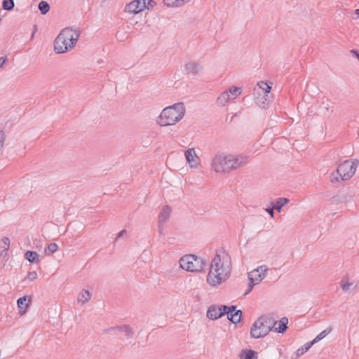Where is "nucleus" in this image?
Here are the masks:
<instances>
[{
    "mask_svg": "<svg viewBox=\"0 0 359 359\" xmlns=\"http://www.w3.org/2000/svg\"><path fill=\"white\" fill-rule=\"evenodd\" d=\"M80 32L72 28H65L55 40L54 48L56 53H63L74 46L78 41Z\"/></svg>",
    "mask_w": 359,
    "mask_h": 359,
    "instance_id": "obj_3",
    "label": "nucleus"
},
{
    "mask_svg": "<svg viewBox=\"0 0 359 359\" xmlns=\"http://www.w3.org/2000/svg\"><path fill=\"white\" fill-rule=\"evenodd\" d=\"M34 32H33V34H32V38L34 37Z\"/></svg>",
    "mask_w": 359,
    "mask_h": 359,
    "instance_id": "obj_43",
    "label": "nucleus"
},
{
    "mask_svg": "<svg viewBox=\"0 0 359 359\" xmlns=\"http://www.w3.org/2000/svg\"><path fill=\"white\" fill-rule=\"evenodd\" d=\"M226 309H229V306L226 305H212L208 309L207 317L211 320H217L226 314Z\"/></svg>",
    "mask_w": 359,
    "mask_h": 359,
    "instance_id": "obj_9",
    "label": "nucleus"
},
{
    "mask_svg": "<svg viewBox=\"0 0 359 359\" xmlns=\"http://www.w3.org/2000/svg\"><path fill=\"white\" fill-rule=\"evenodd\" d=\"M39 9L41 11V14L45 15L48 12L50 9V6L46 1H41L39 4Z\"/></svg>",
    "mask_w": 359,
    "mask_h": 359,
    "instance_id": "obj_30",
    "label": "nucleus"
},
{
    "mask_svg": "<svg viewBox=\"0 0 359 359\" xmlns=\"http://www.w3.org/2000/svg\"><path fill=\"white\" fill-rule=\"evenodd\" d=\"M231 271L230 255L223 249L218 250L211 262L207 283L212 287H218L229 278Z\"/></svg>",
    "mask_w": 359,
    "mask_h": 359,
    "instance_id": "obj_1",
    "label": "nucleus"
},
{
    "mask_svg": "<svg viewBox=\"0 0 359 359\" xmlns=\"http://www.w3.org/2000/svg\"><path fill=\"white\" fill-rule=\"evenodd\" d=\"M6 60V57H0V67H1L4 65Z\"/></svg>",
    "mask_w": 359,
    "mask_h": 359,
    "instance_id": "obj_39",
    "label": "nucleus"
},
{
    "mask_svg": "<svg viewBox=\"0 0 359 359\" xmlns=\"http://www.w3.org/2000/svg\"><path fill=\"white\" fill-rule=\"evenodd\" d=\"M228 319L234 324H236L241 321L242 316V311L241 310H236V306H229V309H226Z\"/></svg>",
    "mask_w": 359,
    "mask_h": 359,
    "instance_id": "obj_11",
    "label": "nucleus"
},
{
    "mask_svg": "<svg viewBox=\"0 0 359 359\" xmlns=\"http://www.w3.org/2000/svg\"><path fill=\"white\" fill-rule=\"evenodd\" d=\"M182 269L190 272H200L204 270L206 264L203 260L194 255H186L179 261Z\"/></svg>",
    "mask_w": 359,
    "mask_h": 359,
    "instance_id": "obj_7",
    "label": "nucleus"
},
{
    "mask_svg": "<svg viewBox=\"0 0 359 359\" xmlns=\"http://www.w3.org/2000/svg\"><path fill=\"white\" fill-rule=\"evenodd\" d=\"M355 13L359 15V8L355 10Z\"/></svg>",
    "mask_w": 359,
    "mask_h": 359,
    "instance_id": "obj_42",
    "label": "nucleus"
},
{
    "mask_svg": "<svg viewBox=\"0 0 359 359\" xmlns=\"http://www.w3.org/2000/svg\"><path fill=\"white\" fill-rule=\"evenodd\" d=\"M90 299V293L88 290H83L78 295L77 302L81 304H84Z\"/></svg>",
    "mask_w": 359,
    "mask_h": 359,
    "instance_id": "obj_21",
    "label": "nucleus"
},
{
    "mask_svg": "<svg viewBox=\"0 0 359 359\" xmlns=\"http://www.w3.org/2000/svg\"><path fill=\"white\" fill-rule=\"evenodd\" d=\"M126 232V230H122L118 235L116 239H118V238L121 237Z\"/></svg>",
    "mask_w": 359,
    "mask_h": 359,
    "instance_id": "obj_41",
    "label": "nucleus"
},
{
    "mask_svg": "<svg viewBox=\"0 0 359 359\" xmlns=\"http://www.w3.org/2000/svg\"><path fill=\"white\" fill-rule=\"evenodd\" d=\"M185 70L188 74L196 76L202 71V67L197 62H189L186 64Z\"/></svg>",
    "mask_w": 359,
    "mask_h": 359,
    "instance_id": "obj_17",
    "label": "nucleus"
},
{
    "mask_svg": "<svg viewBox=\"0 0 359 359\" xmlns=\"http://www.w3.org/2000/svg\"><path fill=\"white\" fill-rule=\"evenodd\" d=\"M267 271V266L266 265H262L249 273L248 290L246 291L245 294H247L248 292H250L252 290L255 285L258 284L262 280V279L266 276V273Z\"/></svg>",
    "mask_w": 359,
    "mask_h": 359,
    "instance_id": "obj_8",
    "label": "nucleus"
},
{
    "mask_svg": "<svg viewBox=\"0 0 359 359\" xmlns=\"http://www.w3.org/2000/svg\"><path fill=\"white\" fill-rule=\"evenodd\" d=\"M258 88L254 89V95H261V93L264 94V95H268V93L270 92L271 86H269L266 83L261 81L257 83Z\"/></svg>",
    "mask_w": 359,
    "mask_h": 359,
    "instance_id": "obj_18",
    "label": "nucleus"
},
{
    "mask_svg": "<svg viewBox=\"0 0 359 359\" xmlns=\"http://www.w3.org/2000/svg\"><path fill=\"white\" fill-rule=\"evenodd\" d=\"M190 0H178V3L180 6H182L184 5L185 4L188 3Z\"/></svg>",
    "mask_w": 359,
    "mask_h": 359,
    "instance_id": "obj_38",
    "label": "nucleus"
},
{
    "mask_svg": "<svg viewBox=\"0 0 359 359\" xmlns=\"http://www.w3.org/2000/svg\"><path fill=\"white\" fill-rule=\"evenodd\" d=\"M171 212V209L168 205L163 207L161 212L158 216V231L161 234L163 233V224L168 219Z\"/></svg>",
    "mask_w": 359,
    "mask_h": 359,
    "instance_id": "obj_12",
    "label": "nucleus"
},
{
    "mask_svg": "<svg viewBox=\"0 0 359 359\" xmlns=\"http://www.w3.org/2000/svg\"><path fill=\"white\" fill-rule=\"evenodd\" d=\"M257 352L252 350H245L243 351L241 354V359H254L257 358Z\"/></svg>",
    "mask_w": 359,
    "mask_h": 359,
    "instance_id": "obj_25",
    "label": "nucleus"
},
{
    "mask_svg": "<svg viewBox=\"0 0 359 359\" xmlns=\"http://www.w3.org/2000/svg\"><path fill=\"white\" fill-rule=\"evenodd\" d=\"M332 330V327L331 326L327 327L325 330L318 334L311 342L313 344L318 342L319 341L324 339L328 334H330Z\"/></svg>",
    "mask_w": 359,
    "mask_h": 359,
    "instance_id": "obj_24",
    "label": "nucleus"
},
{
    "mask_svg": "<svg viewBox=\"0 0 359 359\" xmlns=\"http://www.w3.org/2000/svg\"><path fill=\"white\" fill-rule=\"evenodd\" d=\"M10 247V239L8 237H4L0 240V268L8 259V251Z\"/></svg>",
    "mask_w": 359,
    "mask_h": 359,
    "instance_id": "obj_10",
    "label": "nucleus"
},
{
    "mask_svg": "<svg viewBox=\"0 0 359 359\" xmlns=\"http://www.w3.org/2000/svg\"><path fill=\"white\" fill-rule=\"evenodd\" d=\"M25 259L31 263H39V255L34 251H27L25 255Z\"/></svg>",
    "mask_w": 359,
    "mask_h": 359,
    "instance_id": "obj_23",
    "label": "nucleus"
},
{
    "mask_svg": "<svg viewBox=\"0 0 359 359\" xmlns=\"http://www.w3.org/2000/svg\"><path fill=\"white\" fill-rule=\"evenodd\" d=\"M323 104L324 105V107L325 110L327 111L329 110L330 104L328 102L325 103V102H323Z\"/></svg>",
    "mask_w": 359,
    "mask_h": 359,
    "instance_id": "obj_40",
    "label": "nucleus"
},
{
    "mask_svg": "<svg viewBox=\"0 0 359 359\" xmlns=\"http://www.w3.org/2000/svg\"><path fill=\"white\" fill-rule=\"evenodd\" d=\"M289 200L286 198H278L276 201V205H273V208L278 212H280L282 208L288 203Z\"/></svg>",
    "mask_w": 359,
    "mask_h": 359,
    "instance_id": "obj_27",
    "label": "nucleus"
},
{
    "mask_svg": "<svg viewBox=\"0 0 359 359\" xmlns=\"http://www.w3.org/2000/svg\"><path fill=\"white\" fill-rule=\"evenodd\" d=\"M348 279V277H345L339 283V285L344 292L351 290L353 285V283H349Z\"/></svg>",
    "mask_w": 359,
    "mask_h": 359,
    "instance_id": "obj_28",
    "label": "nucleus"
},
{
    "mask_svg": "<svg viewBox=\"0 0 359 359\" xmlns=\"http://www.w3.org/2000/svg\"><path fill=\"white\" fill-rule=\"evenodd\" d=\"M231 99L230 95L228 91L222 93L217 99V104L218 106L224 107Z\"/></svg>",
    "mask_w": 359,
    "mask_h": 359,
    "instance_id": "obj_20",
    "label": "nucleus"
},
{
    "mask_svg": "<svg viewBox=\"0 0 359 359\" xmlns=\"http://www.w3.org/2000/svg\"><path fill=\"white\" fill-rule=\"evenodd\" d=\"M2 6L4 10L11 11L13 9L15 4L13 0H4Z\"/></svg>",
    "mask_w": 359,
    "mask_h": 359,
    "instance_id": "obj_31",
    "label": "nucleus"
},
{
    "mask_svg": "<svg viewBox=\"0 0 359 359\" xmlns=\"http://www.w3.org/2000/svg\"><path fill=\"white\" fill-rule=\"evenodd\" d=\"M313 343L311 341L306 343L302 347L297 349L296 352V357L299 358L302 356L304 353L309 350V348L313 346Z\"/></svg>",
    "mask_w": 359,
    "mask_h": 359,
    "instance_id": "obj_26",
    "label": "nucleus"
},
{
    "mask_svg": "<svg viewBox=\"0 0 359 359\" xmlns=\"http://www.w3.org/2000/svg\"><path fill=\"white\" fill-rule=\"evenodd\" d=\"M116 330H118L120 332L123 333V334L126 336V337L127 339H130L134 335L133 330L132 329L131 327H130L129 325H123L121 326L113 327L108 329L107 331L111 332V331H116Z\"/></svg>",
    "mask_w": 359,
    "mask_h": 359,
    "instance_id": "obj_15",
    "label": "nucleus"
},
{
    "mask_svg": "<svg viewBox=\"0 0 359 359\" xmlns=\"http://www.w3.org/2000/svg\"><path fill=\"white\" fill-rule=\"evenodd\" d=\"M30 299L27 296H24L18 299L17 304L19 309V312L21 315H23L26 312V308L28 306Z\"/></svg>",
    "mask_w": 359,
    "mask_h": 359,
    "instance_id": "obj_19",
    "label": "nucleus"
},
{
    "mask_svg": "<svg viewBox=\"0 0 359 359\" xmlns=\"http://www.w3.org/2000/svg\"><path fill=\"white\" fill-rule=\"evenodd\" d=\"M359 164L358 159L346 160L338 165L335 172L331 175L332 182H339L351 179L355 174Z\"/></svg>",
    "mask_w": 359,
    "mask_h": 359,
    "instance_id": "obj_5",
    "label": "nucleus"
},
{
    "mask_svg": "<svg viewBox=\"0 0 359 359\" xmlns=\"http://www.w3.org/2000/svg\"><path fill=\"white\" fill-rule=\"evenodd\" d=\"M185 157L187 161L191 168H197L198 163L197 161V156L194 148H189L185 151Z\"/></svg>",
    "mask_w": 359,
    "mask_h": 359,
    "instance_id": "obj_14",
    "label": "nucleus"
},
{
    "mask_svg": "<svg viewBox=\"0 0 359 359\" xmlns=\"http://www.w3.org/2000/svg\"><path fill=\"white\" fill-rule=\"evenodd\" d=\"M184 113V104L182 102L176 103L162 111L159 116L158 123L161 126L175 125L183 118Z\"/></svg>",
    "mask_w": 359,
    "mask_h": 359,
    "instance_id": "obj_4",
    "label": "nucleus"
},
{
    "mask_svg": "<svg viewBox=\"0 0 359 359\" xmlns=\"http://www.w3.org/2000/svg\"><path fill=\"white\" fill-rule=\"evenodd\" d=\"M58 249V245L55 243H51L48 246L47 248L45 250L46 254H51L56 252Z\"/></svg>",
    "mask_w": 359,
    "mask_h": 359,
    "instance_id": "obj_32",
    "label": "nucleus"
},
{
    "mask_svg": "<svg viewBox=\"0 0 359 359\" xmlns=\"http://www.w3.org/2000/svg\"><path fill=\"white\" fill-rule=\"evenodd\" d=\"M274 209L273 206L272 208H268L266 209V211L270 215L271 217H274Z\"/></svg>",
    "mask_w": 359,
    "mask_h": 359,
    "instance_id": "obj_37",
    "label": "nucleus"
},
{
    "mask_svg": "<svg viewBox=\"0 0 359 359\" xmlns=\"http://www.w3.org/2000/svg\"><path fill=\"white\" fill-rule=\"evenodd\" d=\"M143 6H145L146 8H149V6H154L156 3L153 0H142Z\"/></svg>",
    "mask_w": 359,
    "mask_h": 359,
    "instance_id": "obj_36",
    "label": "nucleus"
},
{
    "mask_svg": "<svg viewBox=\"0 0 359 359\" xmlns=\"http://www.w3.org/2000/svg\"><path fill=\"white\" fill-rule=\"evenodd\" d=\"M228 92H229V94L230 93L233 96H234L233 98H236L238 95H240L241 93V90L240 88L233 86L229 88Z\"/></svg>",
    "mask_w": 359,
    "mask_h": 359,
    "instance_id": "obj_33",
    "label": "nucleus"
},
{
    "mask_svg": "<svg viewBox=\"0 0 359 359\" xmlns=\"http://www.w3.org/2000/svg\"><path fill=\"white\" fill-rule=\"evenodd\" d=\"M256 104L261 108H265L268 103L266 102V97L268 95H264L261 93V95H254Z\"/></svg>",
    "mask_w": 359,
    "mask_h": 359,
    "instance_id": "obj_22",
    "label": "nucleus"
},
{
    "mask_svg": "<svg viewBox=\"0 0 359 359\" xmlns=\"http://www.w3.org/2000/svg\"><path fill=\"white\" fill-rule=\"evenodd\" d=\"M37 278V273L36 271L29 272L25 278V280L33 281Z\"/></svg>",
    "mask_w": 359,
    "mask_h": 359,
    "instance_id": "obj_35",
    "label": "nucleus"
},
{
    "mask_svg": "<svg viewBox=\"0 0 359 359\" xmlns=\"http://www.w3.org/2000/svg\"><path fill=\"white\" fill-rule=\"evenodd\" d=\"M355 194L349 192L346 194L341 195L339 198V202L341 203H348L353 200Z\"/></svg>",
    "mask_w": 359,
    "mask_h": 359,
    "instance_id": "obj_29",
    "label": "nucleus"
},
{
    "mask_svg": "<svg viewBox=\"0 0 359 359\" xmlns=\"http://www.w3.org/2000/svg\"><path fill=\"white\" fill-rule=\"evenodd\" d=\"M288 319L286 317L282 318L279 321H275L273 323L272 330L278 333H283L287 328Z\"/></svg>",
    "mask_w": 359,
    "mask_h": 359,
    "instance_id": "obj_16",
    "label": "nucleus"
},
{
    "mask_svg": "<svg viewBox=\"0 0 359 359\" xmlns=\"http://www.w3.org/2000/svg\"><path fill=\"white\" fill-rule=\"evenodd\" d=\"M247 162L246 156L217 154L213 158L211 166L216 172H227L244 165Z\"/></svg>",
    "mask_w": 359,
    "mask_h": 359,
    "instance_id": "obj_2",
    "label": "nucleus"
},
{
    "mask_svg": "<svg viewBox=\"0 0 359 359\" xmlns=\"http://www.w3.org/2000/svg\"><path fill=\"white\" fill-rule=\"evenodd\" d=\"M144 8L145 6H143L142 0H135L126 6L125 11L131 14H136Z\"/></svg>",
    "mask_w": 359,
    "mask_h": 359,
    "instance_id": "obj_13",
    "label": "nucleus"
},
{
    "mask_svg": "<svg viewBox=\"0 0 359 359\" xmlns=\"http://www.w3.org/2000/svg\"><path fill=\"white\" fill-rule=\"evenodd\" d=\"M272 319L268 316H262L252 325L250 335L258 339L267 335L272 330Z\"/></svg>",
    "mask_w": 359,
    "mask_h": 359,
    "instance_id": "obj_6",
    "label": "nucleus"
},
{
    "mask_svg": "<svg viewBox=\"0 0 359 359\" xmlns=\"http://www.w3.org/2000/svg\"><path fill=\"white\" fill-rule=\"evenodd\" d=\"M163 3L168 7H180L178 0H163Z\"/></svg>",
    "mask_w": 359,
    "mask_h": 359,
    "instance_id": "obj_34",
    "label": "nucleus"
}]
</instances>
